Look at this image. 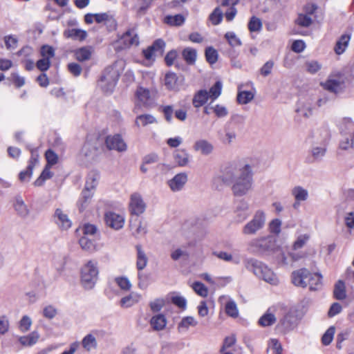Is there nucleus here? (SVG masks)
<instances>
[{"mask_svg": "<svg viewBox=\"0 0 354 354\" xmlns=\"http://www.w3.org/2000/svg\"><path fill=\"white\" fill-rule=\"evenodd\" d=\"M220 178L223 183L232 185V192L236 197L247 195L252 189V171L248 164L231 165L225 167Z\"/></svg>", "mask_w": 354, "mask_h": 354, "instance_id": "nucleus-1", "label": "nucleus"}, {"mask_svg": "<svg viewBox=\"0 0 354 354\" xmlns=\"http://www.w3.org/2000/svg\"><path fill=\"white\" fill-rule=\"evenodd\" d=\"M249 246L256 252L274 254L275 261L280 266L290 265V261L286 254L278 248L277 240L271 236L252 239L250 241Z\"/></svg>", "mask_w": 354, "mask_h": 354, "instance_id": "nucleus-2", "label": "nucleus"}, {"mask_svg": "<svg viewBox=\"0 0 354 354\" xmlns=\"http://www.w3.org/2000/svg\"><path fill=\"white\" fill-rule=\"evenodd\" d=\"M243 263L246 270L252 272L258 279L272 286L279 283L277 275L265 263L254 258H248L243 261Z\"/></svg>", "mask_w": 354, "mask_h": 354, "instance_id": "nucleus-3", "label": "nucleus"}, {"mask_svg": "<svg viewBox=\"0 0 354 354\" xmlns=\"http://www.w3.org/2000/svg\"><path fill=\"white\" fill-rule=\"evenodd\" d=\"M322 276L319 273H311L306 268H301L295 270L291 274L292 283L298 287L306 288L308 286V280L315 281L316 286L310 283V290H320L322 287Z\"/></svg>", "mask_w": 354, "mask_h": 354, "instance_id": "nucleus-4", "label": "nucleus"}, {"mask_svg": "<svg viewBox=\"0 0 354 354\" xmlns=\"http://www.w3.org/2000/svg\"><path fill=\"white\" fill-rule=\"evenodd\" d=\"M120 75V69L116 65L106 67L97 83L98 86L105 93H113Z\"/></svg>", "mask_w": 354, "mask_h": 354, "instance_id": "nucleus-5", "label": "nucleus"}, {"mask_svg": "<svg viewBox=\"0 0 354 354\" xmlns=\"http://www.w3.org/2000/svg\"><path fill=\"white\" fill-rule=\"evenodd\" d=\"M99 270L97 263L93 261H88L81 268L80 281L86 290H91L95 286L98 279Z\"/></svg>", "mask_w": 354, "mask_h": 354, "instance_id": "nucleus-6", "label": "nucleus"}, {"mask_svg": "<svg viewBox=\"0 0 354 354\" xmlns=\"http://www.w3.org/2000/svg\"><path fill=\"white\" fill-rule=\"evenodd\" d=\"M266 222V212L262 209H257L255 211L252 219L243 227V234L246 236L256 234L265 227Z\"/></svg>", "mask_w": 354, "mask_h": 354, "instance_id": "nucleus-7", "label": "nucleus"}, {"mask_svg": "<svg viewBox=\"0 0 354 354\" xmlns=\"http://www.w3.org/2000/svg\"><path fill=\"white\" fill-rule=\"evenodd\" d=\"M321 86L326 91L337 94L342 93L345 88V77L341 73L332 74Z\"/></svg>", "mask_w": 354, "mask_h": 354, "instance_id": "nucleus-8", "label": "nucleus"}, {"mask_svg": "<svg viewBox=\"0 0 354 354\" xmlns=\"http://www.w3.org/2000/svg\"><path fill=\"white\" fill-rule=\"evenodd\" d=\"M118 43L121 45L122 49L138 46L140 44V39L136 27L129 28L120 37Z\"/></svg>", "mask_w": 354, "mask_h": 354, "instance_id": "nucleus-9", "label": "nucleus"}, {"mask_svg": "<svg viewBox=\"0 0 354 354\" xmlns=\"http://www.w3.org/2000/svg\"><path fill=\"white\" fill-rule=\"evenodd\" d=\"M310 236L308 234L299 235L292 244V251L288 253L287 257L290 261V264L293 262L297 261L304 257V254L301 252H297V250L302 248L308 241Z\"/></svg>", "mask_w": 354, "mask_h": 354, "instance_id": "nucleus-10", "label": "nucleus"}, {"mask_svg": "<svg viewBox=\"0 0 354 354\" xmlns=\"http://www.w3.org/2000/svg\"><path fill=\"white\" fill-rule=\"evenodd\" d=\"M156 94V90H149L142 86L138 87L135 94L137 104L146 107L150 106L154 102Z\"/></svg>", "mask_w": 354, "mask_h": 354, "instance_id": "nucleus-11", "label": "nucleus"}, {"mask_svg": "<svg viewBox=\"0 0 354 354\" xmlns=\"http://www.w3.org/2000/svg\"><path fill=\"white\" fill-rule=\"evenodd\" d=\"M161 110L165 120L169 123L173 120L174 113L176 118L182 122L185 121L187 117V111L185 109H180L174 111L172 105L162 106Z\"/></svg>", "mask_w": 354, "mask_h": 354, "instance_id": "nucleus-12", "label": "nucleus"}, {"mask_svg": "<svg viewBox=\"0 0 354 354\" xmlns=\"http://www.w3.org/2000/svg\"><path fill=\"white\" fill-rule=\"evenodd\" d=\"M146 203L138 193L131 194L129 203V211L132 214L139 216L145 212Z\"/></svg>", "mask_w": 354, "mask_h": 354, "instance_id": "nucleus-13", "label": "nucleus"}, {"mask_svg": "<svg viewBox=\"0 0 354 354\" xmlns=\"http://www.w3.org/2000/svg\"><path fill=\"white\" fill-rule=\"evenodd\" d=\"M249 203L244 199L240 200L236 205L234 210V221L240 223L243 222L249 216Z\"/></svg>", "mask_w": 354, "mask_h": 354, "instance_id": "nucleus-14", "label": "nucleus"}, {"mask_svg": "<svg viewBox=\"0 0 354 354\" xmlns=\"http://www.w3.org/2000/svg\"><path fill=\"white\" fill-rule=\"evenodd\" d=\"M106 147L109 150H115L120 152L127 150V145L120 134L108 136L105 140Z\"/></svg>", "mask_w": 354, "mask_h": 354, "instance_id": "nucleus-15", "label": "nucleus"}, {"mask_svg": "<svg viewBox=\"0 0 354 354\" xmlns=\"http://www.w3.org/2000/svg\"><path fill=\"white\" fill-rule=\"evenodd\" d=\"M183 77L174 72H168L165 75V85L168 90L179 91L183 82Z\"/></svg>", "mask_w": 354, "mask_h": 354, "instance_id": "nucleus-16", "label": "nucleus"}, {"mask_svg": "<svg viewBox=\"0 0 354 354\" xmlns=\"http://www.w3.org/2000/svg\"><path fill=\"white\" fill-rule=\"evenodd\" d=\"M104 221L109 227L115 230L122 228L124 223V217L113 212H106L104 215Z\"/></svg>", "mask_w": 354, "mask_h": 354, "instance_id": "nucleus-17", "label": "nucleus"}, {"mask_svg": "<svg viewBox=\"0 0 354 354\" xmlns=\"http://www.w3.org/2000/svg\"><path fill=\"white\" fill-rule=\"evenodd\" d=\"M323 146L322 147H315L312 149V155L313 158L316 160H319L322 157L324 156L326 151V145L328 142V141L330 139V131L326 127H324L323 129Z\"/></svg>", "mask_w": 354, "mask_h": 354, "instance_id": "nucleus-18", "label": "nucleus"}, {"mask_svg": "<svg viewBox=\"0 0 354 354\" xmlns=\"http://www.w3.org/2000/svg\"><path fill=\"white\" fill-rule=\"evenodd\" d=\"M193 149L195 151L203 156H209L213 153L214 147L212 142L206 139H198L195 141Z\"/></svg>", "mask_w": 354, "mask_h": 354, "instance_id": "nucleus-19", "label": "nucleus"}, {"mask_svg": "<svg viewBox=\"0 0 354 354\" xmlns=\"http://www.w3.org/2000/svg\"><path fill=\"white\" fill-rule=\"evenodd\" d=\"M53 218L57 226L62 230H68L71 227V221L62 209H55Z\"/></svg>", "mask_w": 354, "mask_h": 354, "instance_id": "nucleus-20", "label": "nucleus"}, {"mask_svg": "<svg viewBox=\"0 0 354 354\" xmlns=\"http://www.w3.org/2000/svg\"><path fill=\"white\" fill-rule=\"evenodd\" d=\"M187 181V175L185 173H179L168 181V185L173 192L180 191Z\"/></svg>", "mask_w": 354, "mask_h": 354, "instance_id": "nucleus-21", "label": "nucleus"}, {"mask_svg": "<svg viewBox=\"0 0 354 354\" xmlns=\"http://www.w3.org/2000/svg\"><path fill=\"white\" fill-rule=\"evenodd\" d=\"M173 157L175 162L179 167H187L191 161V155L185 149L175 150Z\"/></svg>", "mask_w": 354, "mask_h": 354, "instance_id": "nucleus-22", "label": "nucleus"}, {"mask_svg": "<svg viewBox=\"0 0 354 354\" xmlns=\"http://www.w3.org/2000/svg\"><path fill=\"white\" fill-rule=\"evenodd\" d=\"M291 194L295 200L293 204L294 208H297L301 202L306 201L308 198V191L299 185L293 187Z\"/></svg>", "mask_w": 354, "mask_h": 354, "instance_id": "nucleus-23", "label": "nucleus"}, {"mask_svg": "<svg viewBox=\"0 0 354 354\" xmlns=\"http://www.w3.org/2000/svg\"><path fill=\"white\" fill-rule=\"evenodd\" d=\"M297 324V317L292 313H287L279 322L278 326L283 332L292 330Z\"/></svg>", "mask_w": 354, "mask_h": 354, "instance_id": "nucleus-24", "label": "nucleus"}, {"mask_svg": "<svg viewBox=\"0 0 354 354\" xmlns=\"http://www.w3.org/2000/svg\"><path fill=\"white\" fill-rule=\"evenodd\" d=\"M13 206L17 214L19 217L26 218L29 216L30 209L20 196L15 197Z\"/></svg>", "mask_w": 354, "mask_h": 354, "instance_id": "nucleus-25", "label": "nucleus"}, {"mask_svg": "<svg viewBox=\"0 0 354 354\" xmlns=\"http://www.w3.org/2000/svg\"><path fill=\"white\" fill-rule=\"evenodd\" d=\"M313 109V100L308 98L304 101L300 102L297 111L302 116L308 118L312 115Z\"/></svg>", "mask_w": 354, "mask_h": 354, "instance_id": "nucleus-26", "label": "nucleus"}, {"mask_svg": "<svg viewBox=\"0 0 354 354\" xmlns=\"http://www.w3.org/2000/svg\"><path fill=\"white\" fill-rule=\"evenodd\" d=\"M140 299L141 295L139 293L132 292L120 299V305L124 308H130L138 303Z\"/></svg>", "mask_w": 354, "mask_h": 354, "instance_id": "nucleus-27", "label": "nucleus"}, {"mask_svg": "<svg viewBox=\"0 0 354 354\" xmlns=\"http://www.w3.org/2000/svg\"><path fill=\"white\" fill-rule=\"evenodd\" d=\"M209 98V93L207 90H199L194 95L192 104L195 108H199L203 106L207 102Z\"/></svg>", "mask_w": 354, "mask_h": 354, "instance_id": "nucleus-28", "label": "nucleus"}, {"mask_svg": "<svg viewBox=\"0 0 354 354\" xmlns=\"http://www.w3.org/2000/svg\"><path fill=\"white\" fill-rule=\"evenodd\" d=\"M93 192L83 189L81 196L77 201V205L80 212H83L90 204L93 196Z\"/></svg>", "mask_w": 354, "mask_h": 354, "instance_id": "nucleus-29", "label": "nucleus"}, {"mask_svg": "<svg viewBox=\"0 0 354 354\" xmlns=\"http://www.w3.org/2000/svg\"><path fill=\"white\" fill-rule=\"evenodd\" d=\"M95 22L97 24H104L111 26H116V21L111 12H101L95 14Z\"/></svg>", "mask_w": 354, "mask_h": 354, "instance_id": "nucleus-30", "label": "nucleus"}, {"mask_svg": "<svg viewBox=\"0 0 354 354\" xmlns=\"http://www.w3.org/2000/svg\"><path fill=\"white\" fill-rule=\"evenodd\" d=\"M340 131L343 136H350L354 142V122L350 118H344L340 125Z\"/></svg>", "mask_w": 354, "mask_h": 354, "instance_id": "nucleus-31", "label": "nucleus"}, {"mask_svg": "<svg viewBox=\"0 0 354 354\" xmlns=\"http://www.w3.org/2000/svg\"><path fill=\"white\" fill-rule=\"evenodd\" d=\"M137 251L136 254V268L138 271H142L147 265L148 258L142 250L141 245H137L136 246Z\"/></svg>", "mask_w": 354, "mask_h": 354, "instance_id": "nucleus-32", "label": "nucleus"}, {"mask_svg": "<svg viewBox=\"0 0 354 354\" xmlns=\"http://www.w3.org/2000/svg\"><path fill=\"white\" fill-rule=\"evenodd\" d=\"M93 53V48L91 46H84L77 48L75 51V57L79 62H84L91 59Z\"/></svg>", "mask_w": 354, "mask_h": 354, "instance_id": "nucleus-33", "label": "nucleus"}, {"mask_svg": "<svg viewBox=\"0 0 354 354\" xmlns=\"http://www.w3.org/2000/svg\"><path fill=\"white\" fill-rule=\"evenodd\" d=\"M79 243L85 251L92 252L96 250V240L94 237L83 236L80 239Z\"/></svg>", "mask_w": 354, "mask_h": 354, "instance_id": "nucleus-34", "label": "nucleus"}, {"mask_svg": "<svg viewBox=\"0 0 354 354\" xmlns=\"http://www.w3.org/2000/svg\"><path fill=\"white\" fill-rule=\"evenodd\" d=\"M150 324L155 330H163L167 324L166 317L162 314L153 316L150 320Z\"/></svg>", "mask_w": 354, "mask_h": 354, "instance_id": "nucleus-35", "label": "nucleus"}, {"mask_svg": "<svg viewBox=\"0 0 354 354\" xmlns=\"http://www.w3.org/2000/svg\"><path fill=\"white\" fill-rule=\"evenodd\" d=\"M197 324L198 322L194 317H184L178 324V330L179 332H185L190 326L195 327Z\"/></svg>", "mask_w": 354, "mask_h": 354, "instance_id": "nucleus-36", "label": "nucleus"}, {"mask_svg": "<svg viewBox=\"0 0 354 354\" xmlns=\"http://www.w3.org/2000/svg\"><path fill=\"white\" fill-rule=\"evenodd\" d=\"M100 178V175L98 173L95 171H91L87 176L85 187L84 189H87L91 192H93L95 189L98 180Z\"/></svg>", "mask_w": 354, "mask_h": 354, "instance_id": "nucleus-37", "label": "nucleus"}, {"mask_svg": "<svg viewBox=\"0 0 354 354\" xmlns=\"http://www.w3.org/2000/svg\"><path fill=\"white\" fill-rule=\"evenodd\" d=\"M39 338V334L37 331H32L26 336L19 338V342L24 346H31L35 344Z\"/></svg>", "mask_w": 354, "mask_h": 354, "instance_id": "nucleus-38", "label": "nucleus"}, {"mask_svg": "<svg viewBox=\"0 0 354 354\" xmlns=\"http://www.w3.org/2000/svg\"><path fill=\"white\" fill-rule=\"evenodd\" d=\"M350 39L351 35L349 34H344L340 37L335 47V51L337 55H341L345 51Z\"/></svg>", "mask_w": 354, "mask_h": 354, "instance_id": "nucleus-39", "label": "nucleus"}, {"mask_svg": "<svg viewBox=\"0 0 354 354\" xmlns=\"http://www.w3.org/2000/svg\"><path fill=\"white\" fill-rule=\"evenodd\" d=\"M220 140L224 145H231L236 138V133L234 130L225 127L224 133L220 134Z\"/></svg>", "mask_w": 354, "mask_h": 354, "instance_id": "nucleus-40", "label": "nucleus"}, {"mask_svg": "<svg viewBox=\"0 0 354 354\" xmlns=\"http://www.w3.org/2000/svg\"><path fill=\"white\" fill-rule=\"evenodd\" d=\"M130 226L132 230H134L133 234L136 236H144L147 232V225L138 218L133 222L131 221Z\"/></svg>", "mask_w": 354, "mask_h": 354, "instance_id": "nucleus-41", "label": "nucleus"}, {"mask_svg": "<svg viewBox=\"0 0 354 354\" xmlns=\"http://www.w3.org/2000/svg\"><path fill=\"white\" fill-rule=\"evenodd\" d=\"M64 35L67 37L80 41L84 40L87 37V32L86 30L78 28L69 29L64 32Z\"/></svg>", "mask_w": 354, "mask_h": 354, "instance_id": "nucleus-42", "label": "nucleus"}, {"mask_svg": "<svg viewBox=\"0 0 354 354\" xmlns=\"http://www.w3.org/2000/svg\"><path fill=\"white\" fill-rule=\"evenodd\" d=\"M156 122V119L154 116L151 114H143L137 116L136 119V125L140 127L142 125L143 127L147 126L148 124H151Z\"/></svg>", "mask_w": 354, "mask_h": 354, "instance_id": "nucleus-43", "label": "nucleus"}, {"mask_svg": "<svg viewBox=\"0 0 354 354\" xmlns=\"http://www.w3.org/2000/svg\"><path fill=\"white\" fill-rule=\"evenodd\" d=\"M334 297L336 299L342 300L346 298V288L344 281L339 280L334 288Z\"/></svg>", "mask_w": 354, "mask_h": 354, "instance_id": "nucleus-44", "label": "nucleus"}, {"mask_svg": "<svg viewBox=\"0 0 354 354\" xmlns=\"http://www.w3.org/2000/svg\"><path fill=\"white\" fill-rule=\"evenodd\" d=\"M82 345L87 351H90L97 347V341L92 334L86 335L82 341Z\"/></svg>", "mask_w": 354, "mask_h": 354, "instance_id": "nucleus-45", "label": "nucleus"}, {"mask_svg": "<svg viewBox=\"0 0 354 354\" xmlns=\"http://www.w3.org/2000/svg\"><path fill=\"white\" fill-rule=\"evenodd\" d=\"M185 19L183 15L178 14L176 15H168L165 19V22L170 26H180L185 23Z\"/></svg>", "mask_w": 354, "mask_h": 354, "instance_id": "nucleus-46", "label": "nucleus"}, {"mask_svg": "<svg viewBox=\"0 0 354 354\" xmlns=\"http://www.w3.org/2000/svg\"><path fill=\"white\" fill-rule=\"evenodd\" d=\"M196 50L192 48H186L183 50L182 55L188 64H194L196 59Z\"/></svg>", "mask_w": 354, "mask_h": 354, "instance_id": "nucleus-47", "label": "nucleus"}, {"mask_svg": "<svg viewBox=\"0 0 354 354\" xmlns=\"http://www.w3.org/2000/svg\"><path fill=\"white\" fill-rule=\"evenodd\" d=\"M189 257V252L185 246L178 248L174 250L171 253V258L174 261H178L180 259H187Z\"/></svg>", "mask_w": 354, "mask_h": 354, "instance_id": "nucleus-48", "label": "nucleus"}, {"mask_svg": "<svg viewBox=\"0 0 354 354\" xmlns=\"http://www.w3.org/2000/svg\"><path fill=\"white\" fill-rule=\"evenodd\" d=\"M268 310L264 315H263L259 320V324L261 326L266 327L272 325L276 322L275 316L270 313Z\"/></svg>", "mask_w": 354, "mask_h": 354, "instance_id": "nucleus-49", "label": "nucleus"}, {"mask_svg": "<svg viewBox=\"0 0 354 354\" xmlns=\"http://www.w3.org/2000/svg\"><path fill=\"white\" fill-rule=\"evenodd\" d=\"M262 26L261 20L255 16L252 17L248 24V28L251 32H260Z\"/></svg>", "mask_w": 354, "mask_h": 354, "instance_id": "nucleus-50", "label": "nucleus"}, {"mask_svg": "<svg viewBox=\"0 0 354 354\" xmlns=\"http://www.w3.org/2000/svg\"><path fill=\"white\" fill-rule=\"evenodd\" d=\"M295 23L300 27L308 28L312 24L313 19L308 15L300 13L298 15V17L295 20Z\"/></svg>", "mask_w": 354, "mask_h": 354, "instance_id": "nucleus-51", "label": "nucleus"}, {"mask_svg": "<svg viewBox=\"0 0 354 354\" xmlns=\"http://www.w3.org/2000/svg\"><path fill=\"white\" fill-rule=\"evenodd\" d=\"M223 84L221 82L217 81L210 88L208 92L209 97L212 101L216 100L221 94Z\"/></svg>", "mask_w": 354, "mask_h": 354, "instance_id": "nucleus-52", "label": "nucleus"}, {"mask_svg": "<svg viewBox=\"0 0 354 354\" xmlns=\"http://www.w3.org/2000/svg\"><path fill=\"white\" fill-rule=\"evenodd\" d=\"M50 167L46 165L39 177L35 181L34 184L35 186L42 185L45 180L50 179L53 176V173L50 170Z\"/></svg>", "mask_w": 354, "mask_h": 354, "instance_id": "nucleus-53", "label": "nucleus"}, {"mask_svg": "<svg viewBox=\"0 0 354 354\" xmlns=\"http://www.w3.org/2000/svg\"><path fill=\"white\" fill-rule=\"evenodd\" d=\"M254 98V93L251 91H239L237 95V101L239 104H246Z\"/></svg>", "mask_w": 354, "mask_h": 354, "instance_id": "nucleus-54", "label": "nucleus"}, {"mask_svg": "<svg viewBox=\"0 0 354 354\" xmlns=\"http://www.w3.org/2000/svg\"><path fill=\"white\" fill-rule=\"evenodd\" d=\"M282 222L279 218H274L270 221L268 224V230L271 234L278 236L281 232Z\"/></svg>", "mask_w": 354, "mask_h": 354, "instance_id": "nucleus-55", "label": "nucleus"}, {"mask_svg": "<svg viewBox=\"0 0 354 354\" xmlns=\"http://www.w3.org/2000/svg\"><path fill=\"white\" fill-rule=\"evenodd\" d=\"M222 19L223 12L218 7L216 8L209 16V20L214 26L219 24Z\"/></svg>", "mask_w": 354, "mask_h": 354, "instance_id": "nucleus-56", "label": "nucleus"}, {"mask_svg": "<svg viewBox=\"0 0 354 354\" xmlns=\"http://www.w3.org/2000/svg\"><path fill=\"white\" fill-rule=\"evenodd\" d=\"M225 38L232 47L240 46L242 44L241 39L234 32H227L225 35Z\"/></svg>", "mask_w": 354, "mask_h": 354, "instance_id": "nucleus-57", "label": "nucleus"}, {"mask_svg": "<svg viewBox=\"0 0 354 354\" xmlns=\"http://www.w3.org/2000/svg\"><path fill=\"white\" fill-rule=\"evenodd\" d=\"M115 281L122 290H129L132 286L130 281L126 277H118L115 279Z\"/></svg>", "mask_w": 354, "mask_h": 354, "instance_id": "nucleus-58", "label": "nucleus"}, {"mask_svg": "<svg viewBox=\"0 0 354 354\" xmlns=\"http://www.w3.org/2000/svg\"><path fill=\"white\" fill-rule=\"evenodd\" d=\"M225 313L232 317H236L239 315V310L236 303L230 300L225 304Z\"/></svg>", "mask_w": 354, "mask_h": 354, "instance_id": "nucleus-59", "label": "nucleus"}, {"mask_svg": "<svg viewBox=\"0 0 354 354\" xmlns=\"http://www.w3.org/2000/svg\"><path fill=\"white\" fill-rule=\"evenodd\" d=\"M205 57L209 64H215L218 59V53L213 47H207L205 49Z\"/></svg>", "mask_w": 354, "mask_h": 354, "instance_id": "nucleus-60", "label": "nucleus"}, {"mask_svg": "<svg viewBox=\"0 0 354 354\" xmlns=\"http://www.w3.org/2000/svg\"><path fill=\"white\" fill-rule=\"evenodd\" d=\"M335 328L334 326L329 327L322 337V342L324 345H329L334 337Z\"/></svg>", "mask_w": 354, "mask_h": 354, "instance_id": "nucleus-61", "label": "nucleus"}, {"mask_svg": "<svg viewBox=\"0 0 354 354\" xmlns=\"http://www.w3.org/2000/svg\"><path fill=\"white\" fill-rule=\"evenodd\" d=\"M193 290L200 296L205 297L207 296L208 290L207 287L201 282H194L192 284Z\"/></svg>", "mask_w": 354, "mask_h": 354, "instance_id": "nucleus-62", "label": "nucleus"}, {"mask_svg": "<svg viewBox=\"0 0 354 354\" xmlns=\"http://www.w3.org/2000/svg\"><path fill=\"white\" fill-rule=\"evenodd\" d=\"M32 320L30 317L28 315H24L19 321V328L21 332L25 333L30 330Z\"/></svg>", "mask_w": 354, "mask_h": 354, "instance_id": "nucleus-63", "label": "nucleus"}, {"mask_svg": "<svg viewBox=\"0 0 354 354\" xmlns=\"http://www.w3.org/2000/svg\"><path fill=\"white\" fill-rule=\"evenodd\" d=\"M45 157L47 161V166L52 167L57 163L58 156L52 149H48L46 151Z\"/></svg>", "mask_w": 354, "mask_h": 354, "instance_id": "nucleus-64", "label": "nucleus"}]
</instances>
